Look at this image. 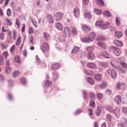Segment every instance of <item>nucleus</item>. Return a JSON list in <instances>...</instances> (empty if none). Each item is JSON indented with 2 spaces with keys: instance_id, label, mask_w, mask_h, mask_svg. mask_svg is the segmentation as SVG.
Wrapping results in <instances>:
<instances>
[{
  "instance_id": "obj_61",
  "label": "nucleus",
  "mask_w": 127,
  "mask_h": 127,
  "mask_svg": "<svg viewBox=\"0 0 127 127\" xmlns=\"http://www.w3.org/2000/svg\"><path fill=\"white\" fill-rule=\"evenodd\" d=\"M11 68L9 66H7L6 68V72L8 73L10 71Z\"/></svg>"
},
{
  "instance_id": "obj_63",
  "label": "nucleus",
  "mask_w": 127,
  "mask_h": 127,
  "mask_svg": "<svg viewBox=\"0 0 127 127\" xmlns=\"http://www.w3.org/2000/svg\"><path fill=\"white\" fill-rule=\"evenodd\" d=\"M89 114V116H92L93 115V113L92 111V110L90 109L88 110Z\"/></svg>"
},
{
  "instance_id": "obj_54",
  "label": "nucleus",
  "mask_w": 127,
  "mask_h": 127,
  "mask_svg": "<svg viewBox=\"0 0 127 127\" xmlns=\"http://www.w3.org/2000/svg\"><path fill=\"white\" fill-rule=\"evenodd\" d=\"M118 71L122 73H124L126 72V70L125 69H119Z\"/></svg>"
},
{
  "instance_id": "obj_27",
  "label": "nucleus",
  "mask_w": 127,
  "mask_h": 127,
  "mask_svg": "<svg viewBox=\"0 0 127 127\" xmlns=\"http://www.w3.org/2000/svg\"><path fill=\"white\" fill-rule=\"evenodd\" d=\"M94 11L96 14L97 15L100 14L102 12V11L101 10L97 8H94Z\"/></svg>"
},
{
  "instance_id": "obj_37",
  "label": "nucleus",
  "mask_w": 127,
  "mask_h": 127,
  "mask_svg": "<svg viewBox=\"0 0 127 127\" xmlns=\"http://www.w3.org/2000/svg\"><path fill=\"white\" fill-rule=\"evenodd\" d=\"M106 39V38L103 36H99L97 39V40H98L103 41Z\"/></svg>"
},
{
  "instance_id": "obj_25",
  "label": "nucleus",
  "mask_w": 127,
  "mask_h": 127,
  "mask_svg": "<svg viewBox=\"0 0 127 127\" xmlns=\"http://www.w3.org/2000/svg\"><path fill=\"white\" fill-rule=\"evenodd\" d=\"M71 30L72 33L73 35H75L77 34V31L75 28L72 27L71 28Z\"/></svg>"
},
{
  "instance_id": "obj_16",
  "label": "nucleus",
  "mask_w": 127,
  "mask_h": 127,
  "mask_svg": "<svg viewBox=\"0 0 127 127\" xmlns=\"http://www.w3.org/2000/svg\"><path fill=\"white\" fill-rule=\"evenodd\" d=\"M114 44L119 47H122L123 46V44L122 42L118 40H115L114 41Z\"/></svg>"
},
{
  "instance_id": "obj_14",
  "label": "nucleus",
  "mask_w": 127,
  "mask_h": 127,
  "mask_svg": "<svg viewBox=\"0 0 127 127\" xmlns=\"http://www.w3.org/2000/svg\"><path fill=\"white\" fill-rule=\"evenodd\" d=\"M113 112L114 113L116 117H119L120 116V110L119 108L116 107L115 110H113Z\"/></svg>"
},
{
  "instance_id": "obj_32",
  "label": "nucleus",
  "mask_w": 127,
  "mask_h": 127,
  "mask_svg": "<svg viewBox=\"0 0 127 127\" xmlns=\"http://www.w3.org/2000/svg\"><path fill=\"white\" fill-rule=\"evenodd\" d=\"M107 83L106 82H103L101 84H99V87L101 88H104L105 87L107 86Z\"/></svg>"
},
{
  "instance_id": "obj_31",
  "label": "nucleus",
  "mask_w": 127,
  "mask_h": 127,
  "mask_svg": "<svg viewBox=\"0 0 127 127\" xmlns=\"http://www.w3.org/2000/svg\"><path fill=\"white\" fill-rule=\"evenodd\" d=\"M97 44L100 47L104 49H105L106 48V46L105 44L101 42H99L97 43Z\"/></svg>"
},
{
  "instance_id": "obj_2",
  "label": "nucleus",
  "mask_w": 127,
  "mask_h": 127,
  "mask_svg": "<svg viewBox=\"0 0 127 127\" xmlns=\"http://www.w3.org/2000/svg\"><path fill=\"white\" fill-rule=\"evenodd\" d=\"M110 51L115 53V54L119 56L121 54V51L118 48L115 46H111L110 48Z\"/></svg>"
},
{
  "instance_id": "obj_34",
  "label": "nucleus",
  "mask_w": 127,
  "mask_h": 127,
  "mask_svg": "<svg viewBox=\"0 0 127 127\" xmlns=\"http://www.w3.org/2000/svg\"><path fill=\"white\" fill-rule=\"evenodd\" d=\"M79 50V48L75 46L72 51V53L73 54H74L78 51Z\"/></svg>"
},
{
  "instance_id": "obj_11",
  "label": "nucleus",
  "mask_w": 127,
  "mask_h": 127,
  "mask_svg": "<svg viewBox=\"0 0 127 127\" xmlns=\"http://www.w3.org/2000/svg\"><path fill=\"white\" fill-rule=\"evenodd\" d=\"M81 28L85 32H89L91 30L89 26L85 25H82Z\"/></svg>"
},
{
  "instance_id": "obj_21",
  "label": "nucleus",
  "mask_w": 127,
  "mask_h": 127,
  "mask_svg": "<svg viewBox=\"0 0 127 127\" xmlns=\"http://www.w3.org/2000/svg\"><path fill=\"white\" fill-rule=\"evenodd\" d=\"M123 33L120 32H116L115 34V36L118 38H120L121 37L123 36Z\"/></svg>"
},
{
  "instance_id": "obj_18",
  "label": "nucleus",
  "mask_w": 127,
  "mask_h": 127,
  "mask_svg": "<svg viewBox=\"0 0 127 127\" xmlns=\"http://www.w3.org/2000/svg\"><path fill=\"white\" fill-rule=\"evenodd\" d=\"M88 58L90 60H92L95 58L94 54L93 52L90 51L89 52L88 54Z\"/></svg>"
},
{
  "instance_id": "obj_30",
  "label": "nucleus",
  "mask_w": 127,
  "mask_h": 127,
  "mask_svg": "<svg viewBox=\"0 0 127 127\" xmlns=\"http://www.w3.org/2000/svg\"><path fill=\"white\" fill-rule=\"evenodd\" d=\"M96 2L97 4L102 6L104 5V3L102 0H96Z\"/></svg>"
},
{
  "instance_id": "obj_19",
  "label": "nucleus",
  "mask_w": 127,
  "mask_h": 127,
  "mask_svg": "<svg viewBox=\"0 0 127 127\" xmlns=\"http://www.w3.org/2000/svg\"><path fill=\"white\" fill-rule=\"evenodd\" d=\"M110 25V23L108 22L102 24L100 28L102 29H106L109 27Z\"/></svg>"
},
{
  "instance_id": "obj_23",
  "label": "nucleus",
  "mask_w": 127,
  "mask_h": 127,
  "mask_svg": "<svg viewBox=\"0 0 127 127\" xmlns=\"http://www.w3.org/2000/svg\"><path fill=\"white\" fill-rule=\"evenodd\" d=\"M43 37L45 40L46 41H48L50 38V35L46 32H44L43 34Z\"/></svg>"
},
{
  "instance_id": "obj_36",
  "label": "nucleus",
  "mask_w": 127,
  "mask_h": 127,
  "mask_svg": "<svg viewBox=\"0 0 127 127\" xmlns=\"http://www.w3.org/2000/svg\"><path fill=\"white\" fill-rule=\"evenodd\" d=\"M17 41L15 43L16 45L17 46L21 42V36L20 35L19 36L18 38H17Z\"/></svg>"
},
{
  "instance_id": "obj_24",
  "label": "nucleus",
  "mask_w": 127,
  "mask_h": 127,
  "mask_svg": "<svg viewBox=\"0 0 127 127\" xmlns=\"http://www.w3.org/2000/svg\"><path fill=\"white\" fill-rule=\"evenodd\" d=\"M87 81L90 84L93 85L95 83V81L93 79L90 77L87 78Z\"/></svg>"
},
{
  "instance_id": "obj_13",
  "label": "nucleus",
  "mask_w": 127,
  "mask_h": 127,
  "mask_svg": "<svg viewBox=\"0 0 127 127\" xmlns=\"http://www.w3.org/2000/svg\"><path fill=\"white\" fill-rule=\"evenodd\" d=\"M47 21L50 24L53 23L54 21L51 15H47L46 16Z\"/></svg>"
},
{
  "instance_id": "obj_5",
  "label": "nucleus",
  "mask_w": 127,
  "mask_h": 127,
  "mask_svg": "<svg viewBox=\"0 0 127 127\" xmlns=\"http://www.w3.org/2000/svg\"><path fill=\"white\" fill-rule=\"evenodd\" d=\"M116 87L117 89L119 90L124 89L125 88L126 86L123 83L119 82L116 84Z\"/></svg>"
},
{
  "instance_id": "obj_4",
  "label": "nucleus",
  "mask_w": 127,
  "mask_h": 127,
  "mask_svg": "<svg viewBox=\"0 0 127 127\" xmlns=\"http://www.w3.org/2000/svg\"><path fill=\"white\" fill-rule=\"evenodd\" d=\"M63 17V14L61 12L57 13L53 16L54 19L57 21L60 20Z\"/></svg>"
},
{
  "instance_id": "obj_12",
  "label": "nucleus",
  "mask_w": 127,
  "mask_h": 127,
  "mask_svg": "<svg viewBox=\"0 0 127 127\" xmlns=\"http://www.w3.org/2000/svg\"><path fill=\"white\" fill-rule=\"evenodd\" d=\"M55 26L56 28L58 30H62L63 29V25L59 22L56 23L55 25Z\"/></svg>"
},
{
  "instance_id": "obj_55",
  "label": "nucleus",
  "mask_w": 127,
  "mask_h": 127,
  "mask_svg": "<svg viewBox=\"0 0 127 127\" xmlns=\"http://www.w3.org/2000/svg\"><path fill=\"white\" fill-rule=\"evenodd\" d=\"M89 2V0H83V4L85 5H87Z\"/></svg>"
},
{
  "instance_id": "obj_47",
  "label": "nucleus",
  "mask_w": 127,
  "mask_h": 127,
  "mask_svg": "<svg viewBox=\"0 0 127 127\" xmlns=\"http://www.w3.org/2000/svg\"><path fill=\"white\" fill-rule=\"evenodd\" d=\"M116 62L114 60L111 61L110 62V64L113 67L115 66V65L116 64Z\"/></svg>"
},
{
  "instance_id": "obj_33",
  "label": "nucleus",
  "mask_w": 127,
  "mask_h": 127,
  "mask_svg": "<svg viewBox=\"0 0 127 127\" xmlns=\"http://www.w3.org/2000/svg\"><path fill=\"white\" fill-rule=\"evenodd\" d=\"M103 14L105 15L107 17H110L111 15V13L107 10L104 11L103 12Z\"/></svg>"
},
{
  "instance_id": "obj_29",
  "label": "nucleus",
  "mask_w": 127,
  "mask_h": 127,
  "mask_svg": "<svg viewBox=\"0 0 127 127\" xmlns=\"http://www.w3.org/2000/svg\"><path fill=\"white\" fill-rule=\"evenodd\" d=\"M87 66L88 67L92 68H95L96 67L95 65L93 63H88L87 64Z\"/></svg>"
},
{
  "instance_id": "obj_42",
  "label": "nucleus",
  "mask_w": 127,
  "mask_h": 127,
  "mask_svg": "<svg viewBox=\"0 0 127 127\" xmlns=\"http://www.w3.org/2000/svg\"><path fill=\"white\" fill-rule=\"evenodd\" d=\"M5 34L4 33L1 32L0 33V39L2 40H4L5 38Z\"/></svg>"
},
{
  "instance_id": "obj_28",
  "label": "nucleus",
  "mask_w": 127,
  "mask_h": 127,
  "mask_svg": "<svg viewBox=\"0 0 127 127\" xmlns=\"http://www.w3.org/2000/svg\"><path fill=\"white\" fill-rule=\"evenodd\" d=\"M105 108L108 111L111 112H113V108L111 106L108 105H106L105 106Z\"/></svg>"
},
{
  "instance_id": "obj_10",
  "label": "nucleus",
  "mask_w": 127,
  "mask_h": 127,
  "mask_svg": "<svg viewBox=\"0 0 127 127\" xmlns=\"http://www.w3.org/2000/svg\"><path fill=\"white\" fill-rule=\"evenodd\" d=\"M64 34L66 37H70V32L69 29L67 27L64 28Z\"/></svg>"
},
{
  "instance_id": "obj_40",
  "label": "nucleus",
  "mask_w": 127,
  "mask_h": 127,
  "mask_svg": "<svg viewBox=\"0 0 127 127\" xmlns=\"http://www.w3.org/2000/svg\"><path fill=\"white\" fill-rule=\"evenodd\" d=\"M2 55L4 58L6 59L8 56V54L7 51H5L2 53Z\"/></svg>"
},
{
  "instance_id": "obj_38",
  "label": "nucleus",
  "mask_w": 127,
  "mask_h": 127,
  "mask_svg": "<svg viewBox=\"0 0 127 127\" xmlns=\"http://www.w3.org/2000/svg\"><path fill=\"white\" fill-rule=\"evenodd\" d=\"M89 96L90 97V100H93L95 98V95L94 94L92 93H90L89 94Z\"/></svg>"
},
{
  "instance_id": "obj_7",
  "label": "nucleus",
  "mask_w": 127,
  "mask_h": 127,
  "mask_svg": "<svg viewBox=\"0 0 127 127\" xmlns=\"http://www.w3.org/2000/svg\"><path fill=\"white\" fill-rule=\"evenodd\" d=\"M61 66L60 64L55 63L52 64L51 66V69L53 70H57L59 69Z\"/></svg>"
},
{
  "instance_id": "obj_50",
  "label": "nucleus",
  "mask_w": 127,
  "mask_h": 127,
  "mask_svg": "<svg viewBox=\"0 0 127 127\" xmlns=\"http://www.w3.org/2000/svg\"><path fill=\"white\" fill-rule=\"evenodd\" d=\"M20 80L21 83L23 84H25L26 82L25 79L24 78H21V79Z\"/></svg>"
},
{
  "instance_id": "obj_15",
  "label": "nucleus",
  "mask_w": 127,
  "mask_h": 127,
  "mask_svg": "<svg viewBox=\"0 0 127 127\" xmlns=\"http://www.w3.org/2000/svg\"><path fill=\"white\" fill-rule=\"evenodd\" d=\"M99 56L101 57H103L106 58H108L109 57V55L106 51H103L101 52Z\"/></svg>"
},
{
  "instance_id": "obj_46",
  "label": "nucleus",
  "mask_w": 127,
  "mask_h": 127,
  "mask_svg": "<svg viewBox=\"0 0 127 127\" xmlns=\"http://www.w3.org/2000/svg\"><path fill=\"white\" fill-rule=\"evenodd\" d=\"M20 74L19 72L18 71H16L14 72L13 74V76L14 77H15L18 76Z\"/></svg>"
},
{
  "instance_id": "obj_44",
  "label": "nucleus",
  "mask_w": 127,
  "mask_h": 127,
  "mask_svg": "<svg viewBox=\"0 0 127 127\" xmlns=\"http://www.w3.org/2000/svg\"><path fill=\"white\" fill-rule=\"evenodd\" d=\"M97 109L102 111L103 110L104 107L101 104H99L98 106Z\"/></svg>"
},
{
  "instance_id": "obj_6",
  "label": "nucleus",
  "mask_w": 127,
  "mask_h": 127,
  "mask_svg": "<svg viewBox=\"0 0 127 127\" xmlns=\"http://www.w3.org/2000/svg\"><path fill=\"white\" fill-rule=\"evenodd\" d=\"M96 36L95 34L93 32H91L89 34L88 36V39L90 42L93 41Z\"/></svg>"
},
{
  "instance_id": "obj_62",
  "label": "nucleus",
  "mask_w": 127,
  "mask_h": 127,
  "mask_svg": "<svg viewBox=\"0 0 127 127\" xmlns=\"http://www.w3.org/2000/svg\"><path fill=\"white\" fill-rule=\"evenodd\" d=\"M116 23L117 26H119L120 24V21L118 20V18H117L116 19Z\"/></svg>"
},
{
  "instance_id": "obj_17",
  "label": "nucleus",
  "mask_w": 127,
  "mask_h": 127,
  "mask_svg": "<svg viewBox=\"0 0 127 127\" xmlns=\"http://www.w3.org/2000/svg\"><path fill=\"white\" fill-rule=\"evenodd\" d=\"M84 15L85 17L90 19L91 18L92 16L91 14V13L88 10H85L84 12Z\"/></svg>"
},
{
  "instance_id": "obj_64",
  "label": "nucleus",
  "mask_w": 127,
  "mask_h": 127,
  "mask_svg": "<svg viewBox=\"0 0 127 127\" xmlns=\"http://www.w3.org/2000/svg\"><path fill=\"white\" fill-rule=\"evenodd\" d=\"M81 111L80 109H78L75 112L74 114H77L80 113Z\"/></svg>"
},
{
  "instance_id": "obj_58",
  "label": "nucleus",
  "mask_w": 127,
  "mask_h": 127,
  "mask_svg": "<svg viewBox=\"0 0 127 127\" xmlns=\"http://www.w3.org/2000/svg\"><path fill=\"white\" fill-rule=\"evenodd\" d=\"M120 64L123 67H125L126 68H127V64L126 63L121 62Z\"/></svg>"
},
{
  "instance_id": "obj_59",
  "label": "nucleus",
  "mask_w": 127,
  "mask_h": 127,
  "mask_svg": "<svg viewBox=\"0 0 127 127\" xmlns=\"http://www.w3.org/2000/svg\"><path fill=\"white\" fill-rule=\"evenodd\" d=\"M101 65L104 67H106L107 66V64L106 63H102L100 64Z\"/></svg>"
},
{
  "instance_id": "obj_51",
  "label": "nucleus",
  "mask_w": 127,
  "mask_h": 127,
  "mask_svg": "<svg viewBox=\"0 0 127 127\" xmlns=\"http://www.w3.org/2000/svg\"><path fill=\"white\" fill-rule=\"evenodd\" d=\"M101 111L99 110H98L97 109V110L95 111V114L97 116H98L100 115Z\"/></svg>"
},
{
  "instance_id": "obj_9",
  "label": "nucleus",
  "mask_w": 127,
  "mask_h": 127,
  "mask_svg": "<svg viewBox=\"0 0 127 127\" xmlns=\"http://www.w3.org/2000/svg\"><path fill=\"white\" fill-rule=\"evenodd\" d=\"M73 13L76 17H78L80 15L79 9L77 7H75L74 9Z\"/></svg>"
},
{
  "instance_id": "obj_48",
  "label": "nucleus",
  "mask_w": 127,
  "mask_h": 127,
  "mask_svg": "<svg viewBox=\"0 0 127 127\" xmlns=\"http://www.w3.org/2000/svg\"><path fill=\"white\" fill-rule=\"evenodd\" d=\"M102 23L101 21H99L96 22L95 25L97 27H99L100 28L101 26L102 25Z\"/></svg>"
},
{
  "instance_id": "obj_20",
  "label": "nucleus",
  "mask_w": 127,
  "mask_h": 127,
  "mask_svg": "<svg viewBox=\"0 0 127 127\" xmlns=\"http://www.w3.org/2000/svg\"><path fill=\"white\" fill-rule=\"evenodd\" d=\"M94 78L96 81H100L102 79V76L101 75L99 74H95L94 76Z\"/></svg>"
},
{
  "instance_id": "obj_45",
  "label": "nucleus",
  "mask_w": 127,
  "mask_h": 127,
  "mask_svg": "<svg viewBox=\"0 0 127 127\" xmlns=\"http://www.w3.org/2000/svg\"><path fill=\"white\" fill-rule=\"evenodd\" d=\"M81 40L83 42H85L87 43H88L90 42L88 39V38H87V37H84L82 38Z\"/></svg>"
},
{
  "instance_id": "obj_43",
  "label": "nucleus",
  "mask_w": 127,
  "mask_h": 127,
  "mask_svg": "<svg viewBox=\"0 0 127 127\" xmlns=\"http://www.w3.org/2000/svg\"><path fill=\"white\" fill-rule=\"evenodd\" d=\"M96 95L97 98L99 99H101L102 97V94L100 93H97L96 94Z\"/></svg>"
},
{
  "instance_id": "obj_57",
  "label": "nucleus",
  "mask_w": 127,
  "mask_h": 127,
  "mask_svg": "<svg viewBox=\"0 0 127 127\" xmlns=\"http://www.w3.org/2000/svg\"><path fill=\"white\" fill-rule=\"evenodd\" d=\"M86 73L88 75H91L92 73V72L90 70H87L85 71Z\"/></svg>"
},
{
  "instance_id": "obj_41",
  "label": "nucleus",
  "mask_w": 127,
  "mask_h": 127,
  "mask_svg": "<svg viewBox=\"0 0 127 127\" xmlns=\"http://www.w3.org/2000/svg\"><path fill=\"white\" fill-rule=\"evenodd\" d=\"M4 62V59L3 57L1 55H0V65H3Z\"/></svg>"
},
{
  "instance_id": "obj_26",
  "label": "nucleus",
  "mask_w": 127,
  "mask_h": 127,
  "mask_svg": "<svg viewBox=\"0 0 127 127\" xmlns=\"http://www.w3.org/2000/svg\"><path fill=\"white\" fill-rule=\"evenodd\" d=\"M14 60L15 62L18 63H19L21 62L20 58L18 56H15L14 58Z\"/></svg>"
},
{
  "instance_id": "obj_52",
  "label": "nucleus",
  "mask_w": 127,
  "mask_h": 127,
  "mask_svg": "<svg viewBox=\"0 0 127 127\" xmlns=\"http://www.w3.org/2000/svg\"><path fill=\"white\" fill-rule=\"evenodd\" d=\"M34 31L33 28L32 27H30L29 28V30L28 31L29 33L30 34L33 32Z\"/></svg>"
},
{
  "instance_id": "obj_22",
  "label": "nucleus",
  "mask_w": 127,
  "mask_h": 127,
  "mask_svg": "<svg viewBox=\"0 0 127 127\" xmlns=\"http://www.w3.org/2000/svg\"><path fill=\"white\" fill-rule=\"evenodd\" d=\"M52 84V82L51 81L47 80L45 81L44 83V86L46 88H48L51 86Z\"/></svg>"
},
{
  "instance_id": "obj_56",
  "label": "nucleus",
  "mask_w": 127,
  "mask_h": 127,
  "mask_svg": "<svg viewBox=\"0 0 127 127\" xmlns=\"http://www.w3.org/2000/svg\"><path fill=\"white\" fill-rule=\"evenodd\" d=\"M11 14V11L9 8L7 9V15L8 16H9Z\"/></svg>"
},
{
  "instance_id": "obj_49",
  "label": "nucleus",
  "mask_w": 127,
  "mask_h": 127,
  "mask_svg": "<svg viewBox=\"0 0 127 127\" xmlns=\"http://www.w3.org/2000/svg\"><path fill=\"white\" fill-rule=\"evenodd\" d=\"M90 105L92 107H95V102L91 100H90Z\"/></svg>"
},
{
  "instance_id": "obj_1",
  "label": "nucleus",
  "mask_w": 127,
  "mask_h": 127,
  "mask_svg": "<svg viewBox=\"0 0 127 127\" xmlns=\"http://www.w3.org/2000/svg\"><path fill=\"white\" fill-rule=\"evenodd\" d=\"M42 51L45 53L48 51L50 49L49 45L48 43L45 42L42 44L40 47Z\"/></svg>"
},
{
  "instance_id": "obj_8",
  "label": "nucleus",
  "mask_w": 127,
  "mask_h": 127,
  "mask_svg": "<svg viewBox=\"0 0 127 127\" xmlns=\"http://www.w3.org/2000/svg\"><path fill=\"white\" fill-rule=\"evenodd\" d=\"M120 96L117 95L115 96L114 99L116 103L118 104H120L122 102Z\"/></svg>"
},
{
  "instance_id": "obj_53",
  "label": "nucleus",
  "mask_w": 127,
  "mask_h": 127,
  "mask_svg": "<svg viewBox=\"0 0 127 127\" xmlns=\"http://www.w3.org/2000/svg\"><path fill=\"white\" fill-rule=\"evenodd\" d=\"M31 22H32V23L33 25L36 28L38 26V25H37V22L36 21H35L34 20H32V21Z\"/></svg>"
},
{
  "instance_id": "obj_39",
  "label": "nucleus",
  "mask_w": 127,
  "mask_h": 127,
  "mask_svg": "<svg viewBox=\"0 0 127 127\" xmlns=\"http://www.w3.org/2000/svg\"><path fill=\"white\" fill-rule=\"evenodd\" d=\"M16 48L15 46V45H13L11 48L10 49V52L11 53H13L15 51Z\"/></svg>"
},
{
  "instance_id": "obj_3",
  "label": "nucleus",
  "mask_w": 127,
  "mask_h": 127,
  "mask_svg": "<svg viewBox=\"0 0 127 127\" xmlns=\"http://www.w3.org/2000/svg\"><path fill=\"white\" fill-rule=\"evenodd\" d=\"M107 72L108 75L111 76L113 79H115L116 78L117 74L115 70L109 69L107 70Z\"/></svg>"
},
{
  "instance_id": "obj_60",
  "label": "nucleus",
  "mask_w": 127,
  "mask_h": 127,
  "mask_svg": "<svg viewBox=\"0 0 127 127\" xmlns=\"http://www.w3.org/2000/svg\"><path fill=\"white\" fill-rule=\"evenodd\" d=\"M122 110L124 113L126 114H127V108L126 107H124L122 109Z\"/></svg>"
},
{
  "instance_id": "obj_35",
  "label": "nucleus",
  "mask_w": 127,
  "mask_h": 127,
  "mask_svg": "<svg viewBox=\"0 0 127 127\" xmlns=\"http://www.w3.org/2000/svg\"><path fill=\"white\" fill-rule=\"evenodd\" d=\"M53 78L54 80V81L58 79V74L56 72H54L53 73Z\"/></svg>"
}]
</instances>
